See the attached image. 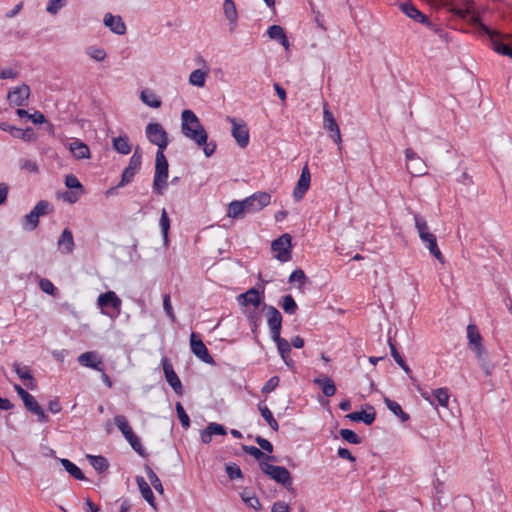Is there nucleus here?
<instances>
[{
    "label": "nucleus",
    "instance_id": "20",
    "mask_svg": "<svg viewBox=\"0 0 512 512\" xmlns=\"http://www.w3.org/2000/svg\"><path fill=\"white\" fill-rule=\"evenodd\" d=\"M400 10L403 14H405L410 19L414 20L417 23H421L424 25H430L429 18L423 14L415 5L410 2H405L400 4Z\"/></svg>",
    "mask_w": 512,
    "mask_h": 512
},
{
    "label": "nucleus",
    "instance_id": "46",
    "mask_svg": "<svg viewBox=\"0 0 512 512\" xmlns=\"http://www.w3.org/2000/svg\"><path fill=\"white\" fill-rule=\"evenodd\" d=\"M159 225L161 228V232H162L164 241L167 242L168 241V231L170 228V219H169L166 209H164V208L162 209V212H161Z\"/></svg>",
    "mask_w": 512,
    "mask_h": 512
},
{
    "label": "nucleus",
    "instance_id": "2",
    "mask_svg": "<svg viewBox=\"0 0 512 512\" xmlns=\"http://www.w3.org/2000/svg\"><path fill=\"white\" fill-rule=\"evenodd\" d=\"M465 8L459 9L457 14L462 18L471 17V20L475 24H479V27L482 31H484L490 38L492 42V47L495 52L498 54L506 56L509 54L510 47L509 45L503 43L498 39L497 34L492 31L489 27L480 22L479 16L474 13V2L473 0H464Z\"/></svg>",
    "mask_w": 512,
    "mask_h": 512
},
{
    "label": "nucleus",
    "instance_id": "33",
    "mask_svg": "<svg viewBox=\"0 0 512 512\" xmlns=\"http://www.w3.org/2000/svg\"><path fill=\"white\" fill-rule=\"evenodd\" d=\"M384 403L386 404V407L397 417L401 419L402 422H406L409 420L410 416L402 410L401 405L389 398L384 399Z\"/></svg>",
    "mask_w": 512,
    "mask_h": 512
},
{
    "label": "nucleus",
    "instance_id": "10",
    "mask_svg": "<svg viewBox=\"0 0 512 512\" xmlns=\"http://www.w3.org/2000/svg\"><path fill=\"white\" fill-rule=\"evenodd\" d=\"M244 212L254 213L261 211L264 207L268 206L271 202V195L266 192H256L249 197L241 200Z\"/></svg>",
    "mask_w": 512,
    "mask_h": 512
},
{
    "label": "nucleus",
    "instance_id": "62",
    "mask_svg": "<svg viewBox=\"0 0 512 512\" xmlns=\"http://www.w3.org/2000/svg\"><path fill=\"white\" fill-rule=\"evenodd\" d=\"M415 164L411 163L410 164V170H408L412 175H415V176H421L423 174H425V166L424 164L422 163V161L420 160V162L418 161H414Z\"/></svg>",
    "mask_w": 512,
    "mask_h": 512
},
{
    "label": "nucleus",
    "instance_id": "63",
    "mask_svg": "<svg viewBox=\"0 0 512 512\" xmlns=\"http://www.w3.org/2000/svg\"><path fill=\"white\" fill-rule=\"evenodd\" d=\"M163 308L165 310V313L166 315L174 320V312H173V308H172V305H171V299H170V295L169 294H165L164 297H163Z\"/></svg>",
    "mask_w": 512,
    "mask_h": 512
},
{
    "label": "nucleus",
    "instance_id": "3",
    "mask_svg": "<svg viewBox=\"0 0 512 512\" xmlns=\"http://www.w3.org/2000/svg\"><path fill=\"white\" fill-rule=\"evenodd\" d=\"M169 164L164 152L157 151L155 157V173L153 179V190L155 193L162 195L168 186Z\"/></svg>",
    "mask_w": 512,
    "mask_h": 512
},
{
    "label": "nucleus",
    "instance_id": "39",
    "mask_svg": "<svg viewBox=\"0 0 512 512\" xmlns=\"http://www.w3.org/2000/svg\"><path fill=\"white\" fill-rule=\"evenodd\" d=\"M476 358L479 362L481 369L484 371L486 376H490L494 366L489 362L488 356L485 350L475 353Z\"/></svg>",
    "mask_w": 512,
    "mask_h": 512
},
{
    "label": "nucleus",
    "instance_id": "5",
    "mask_svg": "<svg viewBox=\"0 0 512 512\" xmlns=\"http://www.w3.org/2000/svg\"><path fill=\"white\" fill-rule=\"evenodd\" d=\"M53 211V206L47 200H40L34 208L24 216L22 227L24 230L33 231L39 224V217L48 215Z\"/></svg>",
    "mask_w": 512,
    "mask_h": 512
},
{
    "label": "nucleus",
    "instance_id": "18",
    "mask_svg": "<svg viewBox=\"0 0 512 512\" xmlns=\"http://www.w3.org/2000/svg\"><path fill=\"white\" fill-rule=\"evenodd\" d=\"M266 309L267 323L271 331V336H277L281 333L282 315L271 305H264Z\"/></svg>",
    "mask_w": 512,
    "mask_h": 512
},
{
    "label": "nucleus",
    "instance_id": "53",
    "mask_svg": "<svg viewBox=\"0 0 512 512\" xmlns=\"http://www.w3.org/2000/svg\"><path fill=\"white\" fill-rule=\"evenodd\" d=\"M272 339L276 343L277 349H278L280 355L281 354H287V353L291 352V347H290L289 342L286 339L282 338L280 336V334H278V337L277 336H272Z\"/></svg>",
    "mask_w": 512,
    "mask_h": 512
},
{
    "label": "nucleus",
    "instance_id": "38",
    "mask_svg": "<svg viewBox=\"0 0 512 512\" xmlns=\"http://www.w3.org/2000/svg\"><path fill=\"white\" fill-rule=\"evenodd\" d=\"M228 217L234 218V219H240L244 218L245 212L241 201H232L228 205V211H227Z\"/></svg>",
    "mask_w": 512,
    "mask_h": 512
},
{
    "label": "nucleus",
    "instance_id": "48",
    "mask_svg": "<svg viewBox=\"0 0 512 512\" xmlns=\"http://www.w3.org/2000/svg\"><path fill=\"white\" fill-rule=\"evenodd\" d=\"M339 433L340 436L350 444L358 445L362 442L361 438L353 430L341 429Z\"/></svg>",
    "mask_w": 512,
    "mask_h": 512
},
{
    "label": "nucleus",
    "instance_id": "1",
    "mask_svg": "<svg viewBox=\"0 0 512 512\" xmlns=\"http://www.w3.org/2000/svg\"><path fill=\"white\" fill-rule=\"evenodd\" d=\"M181 132L186 138L194 141L197 145L205 144L208 139L207 132L199 118L189 109L184 110L181 114Z\"/></svg>",
    "mask_w": 512,
    "mask_h": 512
},
{
    "label": "nucleus",
    "instance_id": "9",
    "mask_svg": "<svg viewBox=\"0 0 512 512\" xmlns=\"http://www.w3.org/2000/svg\"><path fill=\"white\" fill-rule=\"evenodd\" d=\"M292 238L289 234H282L271 244V249L275 252V258L284 263L288 262L292 257Z\"/></svg>",
    "mask_w": 512,
    "mask_h": 512
},
{
    "label": "nucleus",
    "instance_id": "56",
    "mask_svg": "<svg viewBox=\"0 0 512 512\" xmlns=\"http://www.w3.org/2000/svg\"><path fill=\"white\" fill-rule=\"evenodd\" d=\"M19 167L21 170L28 171L31 173H37L39 171L37 163L30 159H20Z\"/></svg>",
    "mask_w": 512,
    "mask_h": 512
},
{
    "label": "nucleus",
    "instance_id": "13",
    "mask_svg": "<svg viewBox=\"0 0 512 512\" xmlns=\"http://www.w3.org/2000/svg\"><path fill=\"white\" fill-rule=\"evenodd\" d=\"M323 127L326 131L329 132L330 138L337 144H341V133L339 129V125L333 115V113L329 110L327 104L324 105L323 108Z\"/></svg>",
    "mask_w": 512,
    "mask_h": 512
},
{
    "label": "nucleus",
    "instance_id": "42",
    "mask_svg": "<svg viewBox=\"0 0 512 512\" xmlns=\"http://www.w3.org/2000/svg\"><path fill=\"white\" fill-rule=\"evenodd\" d=\"M114 422L125 438L133 433V430L125 416L116 415L114 417Z\"/></svg>",
    "mask_w": 512,
    "mask_h": 512
},
{
    "label": "nucleus",
    "instance_id": "17",
    "mask_svg": "<svg viewBox=\"0 0 512 512\" xmlns=\"http://www.w3.org/2000/svg\"><path fill=\"white\" fill-rule=\"evenodd\" d=\"M311 174L307 165L302 168L300 177L293 190V197L295 201H300L310 187Z\"/></svg>",
    "mask_w": 512,
    "mask_h": 512
},
{
    "label": "nucleus",
    "instance_id": "4",
    "mask_svg": "<svg viewBox=\"0 0 512 512\" xmlns=\"http://www.w3.org/2000/svg\"><path fill=\"white\" fill-rule=\"evenodd\" d=\"M97 306L103 315L115 319L121 313L122 300L114 291H107L98 296Z\"/></svg>",
    "mask_w": 512,
    "mask_h": 512
},
{
    "label": "nucleus",
    "instance_id": "41",
    "mask_svg": "<svg viewBox=\"0 0 512 512\" xmlns=\"http://www.w3.org/2000/svg\"><path fill=\"white\" fill-rule=\"evenodd\" d=\"M206 72L201 69H195L189 76V83L196 87H203L206 80Z\"/></svg>",
    "mask_w": 512,
    "mask_h": 512
},
{
    "label": "nucleus",
    "instance_id": "29",
    "mask_svg": "<svg viewBox=\"0 0 512 512\" xmlns=\"http://www.w3.org/2000/svg\"><path fill=\"white\" fill-rule=\"evenodd\" d=\"M226 429L218 423H210L206 429L201 432V441L205 444L210 443L213 435H226Z\"/></svg>",
    "mask_w": 512,
    "mask_h": 512
},
{
    "label": "nucleus",
    "instance_id": "44",
    "mask_svg": "<svg viewBox=\"0 0 512 512\" xmlns=\"http://www.w3.org/2000/svg\"><path fill=\"white\" fill-rule=\"evenodd\" d=\"M86 54L97 62H102L105 60L107 53L103 48L90 46L86 48Z\"/></svg>",
    "mask_w": 512,
    "mask_h": 512
},
{
    "label": "nucleus",
    "instance_id": "27",
    "mask_svg": "<svg viewBox=\"0 0 512 512\" xmlns=\"http://www.w3.org/2000/svg\"><path fill=\"white\" fill-rule=\"evenodd\" d=\"M238 302L241 305H252L255 308H258L261 303V297L255 288H250L246 292L240 294L238 296Z\"/></svg>",
    "mask_w": 512,
    "mask_h": 512
},
{
    "label": "nucleus",
    "instance_id": "25",
    "mask_svg": "<svg viewBox=\"0 0 512 512\" xmlns=\"http://www.w3.org/2000/svg\"><path fill=\"white\" fill-rule=\"evenodd\" d=\"M224 15L229 21L230 32H234L238 25V12L233 0H224L223 2Z\"/></svg>",
    "mask_w": 512,
    "mask_h": 512
},
{
    "label": "nucleus",
    "instance_id": "35",
    "mask_svg": "<svg viewBox=\"0 0 512 512\" xmlns=\"http://www.w3.org/2000/svg\"><path fill=\"white\" fill-rule=\"evenodd\" d=\"M140 98L144 104L151 108H159L162 104L159 97L150 90H143L140 94Z\"/></svg>",
    "mask_w": 512,
    "mask_h": 512
},
{
    "label": "nucleus",
    "instance_id": "12",
    "mask_svg": "<svg viewBox=\"0 0 512 512\" xmlns=\"http://www.w3.org/2000/svg\"><path fill=\"white\" fill-rule=\"evenodd\" d=\"M161 365L163 368L164 376L168 384L174 390L178 396H182L184 393L182 383L176 374L171 361L167 357H162Z\"/></svg>",
    "mask_w": 512,
    "mask_h": 512
},
{
    "label": "nucleus",
    "instance_id": "22",
    "mask_svg": "<svg viewBox=\"0 0 512 512\" xmlns=\"http://www.w3.org/2000/svg\"><path fill=\"white\" fill-rule=\"evenodd\" d=\"M22 401L28 411L37 415L39 422H48V416L45 414L44 410L41 408V406L37 403L35 398L30 393L26 394Z\"/></svg>",
    "mask_w": 512,
    "mask_h": 512
},
{
    "label": "nucleus",
    "instance_id": "49",
    "mask_svg": "<svg viewBox=\"0 0 512 512\" xmlns=\"http://www.w3.org/2000/svg\"><path fill=\"white\" fill-rule=\"evenodd\" d=\"M414 222H415V228H416L419 236H422L424 233L430 232L427 221L421 215H419L417 213L414 214Z\"/></svg>",
    "mask_w": 512,
    "mask_h": 512
},
{
    "label": "nucleus",
    "instance_id": "51",
    "mask_svg": "<svg viewBox=\"0 0 512 512\" xmlns=\"http://www.w3.org/2000/svg\"><path fill=\"white\" fill-rule=\"evenodd\" d=\"M282 308L287 314H294L298 308L294 298L291 295L283 297Z\"/></svg>",
    "mask_w": 512,
    "mask_h": 512
},
{
    "label": "nucleus",
    "instance_id": "40",
    "mask_svg": "<svg viewBox=\"0 0 512 512\" xmlns=\"http://www.w3.org/2000/svg\"><path fill=\"white\" fill-rule=\"evenodd\" d=\"M145 472H146L148 480L150 481V483L154 487V489L158 493L163 494L164 493L163 485H162L159 477L157 476V474L153 471V469L150 466L145 465Z\"/></svg>",
    "mask_w": 512,
    "mask_h": 512
},
{
    "label": "nucleus",
    "instance_id": "24",
    "mask_svg": "<svg viewBox=\"0 0 512 512\" xmlns=\"http://www.w3.org/2000/svg\"><path fill=\"white\" fill-rule=\"evenodd\" d=\"M467 338L469 340L470 348L474 353L485 350L481 343L482 337L476 325L469 324L467 326Z\"/></svg>",
    "mask_w": 512,
    "mask_h": 512
},
{
    "label": "nucleus",
    "instance_id": "50",
    "mask_svg": "<svg viewBox=\"0 0 512 512\" xmlns=\"http://www.w3.org/2000/svg\"><path fill=\"white\" fill-rule=\"evenodd\" d=\"M242 448H243L244 452H246L247 454L253 456L257 460H261V459H264V458L266 460L273 459V457H271V456H266L261 449L255 447V446L244 445Z\"/></svg>",
    "mask_w": 512,
    "mask_h": 512
},
{
    "label": "nucleus",
    "instance_id": "11",
    "mask_svg": "<svg viewBox=\"0 0 512 512\" xmlns=\"http://www.w3.org/2000/svg\"><path fill=\"white\" fill-rule=\"evenodd\" d=\"M227 121L231 123V134L240 148H246L249 144L250 135L247 124L242 120L234 117H227Z\"/></svg>",
    "mask_w": 512,
    "mask_h": 512
},
{
    "label": "nucleus",
    "instance_id": "26",
    "mask_svg": "<svg viewBox=\"0 0 512 512\" xmlns=\"http://www.w3.org/2000/svg\"><path fill=\"white\" fill-rule=\"evenodd\" d=\"M313 383L321 388L326 397L334 396L337 391L334 381L328 376L316 377L313 379Z\"/></svg>",
    "mask_w": 512,
    "mask_h": 512
},
{
    "label": "nucleus",
    "instance_id": "8",
    "mask_svg": "<svg viewBox=\"0 0 512 512\" xmlns=\"http://www.w3.org/2000/svg\"><path fill=\"white\" fill-rule=\"evenodd\" d=\"M142 166V151L139 147H136L132 156L129 159L128 166L123 170L121 180L117 187H123L132 182L135 175L141 169Z\"/></svg>",
    "mask_w": 512,
    "mask_h": 512
},
{
    "label": "nucleus",
    "instance_id": "21",
    "mask_svg": "<svg viewBox=\"0 0 512 512\" xmlns=\"http://www.w3.org/2000/svg\"><path fill=\"white\" fill-rule=\"evenodd\" d=\"M78 362L80 365L92 368L96 371L103 372L104 370L102 359L94 351H88L79 355Z\"/></svg>",
    "mask_w": 512,
    "mask_h": 512
},
{
    "label": "nucleus",
    "instance_id": "6",
    "mask_svg": "<svg viewBox=\"0 0 512 512\" xmlns=\"http://www.w3.org/2000/svg\"><path fill=\"white\" fill-rule=\"evenodd\" d=\"M259 466L264 474L268 475L277 483L287 488L292 485V477L287 468L269 464L267 461H260Z\"/></svg>",
    "mask_w": 512,
    "mask_h": 512
},
{
    "label": "nucleus",
    "instance_id": "15",
    "mask_svg": "<svg viewBox=\"0 0 512 512\" xmlns=\"http://www.w3.org/2000/svg\"><path fill=\"white\" fill-rule=\"evenodd\" d=\"M30 96V88L26 84L12 88L7 95L11 105L22 107L27 105Z\"/></svg>",
    "mask_w": 512,
    "mask_h": 512
},
{
    "label": "nucleus",
    "instance_id": "19",
    "mask_svg": "<svg viewBox=\"0 0 512 512\" xmlns=\"http://www.w3.org/2000/svg\"><path fill=\"white\" fill-rule=\"evenodd\" d=\"M103 23L114 34L124 35L126 33L127 27L120 15L106 13L103 18Z\"/></svg>",
    "mask_w": 512,
    "mask_h": 512
},
{
    "label": "nucleus",
    "instance_id": "37",
    "mask_svg": "<svg viewBox=\"0 0 512 512\" xmlns=\"http://www.w3.org/2000/svg\"><path fill=\"white\" fill-rule=\"evenodd\" d=\"M87 459L89 460L90 465L98 472L103 473L109 467L108 461L104 456L98 455H88Z\"/></svg>",
    "mask_w": 512,
    "mask_h": 512
},
{
    "label": "nucleus",
    "instance_id": "45",
    "mask_svg": "<svg viewBox=\"0 0 512 512\" xmlns=\"http://www.w3.org/2000/svg\"><path fill=\"white\" fill-rule=\"evenodd\" d=\"M424 245L431 255H433L440 263H444V257L438 247L436 237L432 238L429 242L424 243Z\"/></svg>",
    "mask_w": 512,
    "mask_h": 512
},
{
    "label": "nucleus",
    "instance_id": "30",
    "mask_svg": "<svg viewBox=\"0 0 512 512\" xmlns=\"http://www.w3.org/2000/svg\"><path fill=\"white\" fill-rule=\"evenodd\" d=\"M69 149H70L71 153L73 154V156L78 160L90 158L89 147L84 142H82L78 139L72 141L69 144Z\"/></svg>",
    "mask_w": 512,
    "mask_h": 512
},
{
    "label": "nucleus",
    "instance_id": "64",
    "mask_svg": "<svg viewBox=\"0 0 512 512\" xmlns=\"http://www.w3.org/2000/svg\"><path fill=\"white\" fill-rule=\"evenodd\" d=\"M255 441L260 446L261 450H264V451H266L268 453H272L273 452V445L267 439H265V438H263L261 436H257Z\"/></svg>",
    "mask_w": 512,
    "mask_h": 512
},
{
    "label": "nucleus",
    "instance_id": "55",
    "mask_svg": "<svg viewBox=\"0 0 512 512\" xmlns=\"http://www.w3.org/2000/svg\"><path fill=\"white\" fill-rule=\"evenodd\" d=\"M65 5L66 0H49L46 6V11L51 15H56Z\"/></svg>",
    "mask_w": 512,
    "mask_h": 512
},
{
    "label": "nucleus",
    "instance_id": "23",
    "mask_svg": "<svg viewBox=\"0 0 512 512\" xmlns=\"http://www.w3.org/2000/svg\"><path fill=\"white\" fill-rule=\"evenodd\" d=\"M59 250L63 254H71L75 248L74 238L72 232L65 228L57 242Z\"/></svg>",
    "mask_w": 512,
    "mask_h": 512
},
{
    "label": "nucleus",
    "instance_id": "7",
    "mask_svg": "<svg viewBox=\"0 0 512 512\" xmlns=\"http://www.w3.org/2000/svg\"><path fill=\"white\" fill-rule=\"evenodd\" d=\"M145 134L148 141L158 147L157 151H162L169 144L168 134L160 123H149L145 128Z\"/></svg>",
    "mask_w": 512,
    "mask_h": 512
},
{
    "label": "nucleus",
    "instance_id": "34",
    "mask_svg": "<svg viewBox=\"0 0 512 512\" xmlns=\"http://www.w3.org/2000/svg\"><path fill=\"white\" fill-rule=\"evenodd\" d=\"M113 148L122 155H127L131 152L129 139L126 135L118 136L113 139Z\"/></svg>",
    "mask_w": 512,
    "mask_h": 512
},
{
    "label": "nucleus",
    "instance_id": "32",
    "mask_svg": "<svg viewBox=\"0 0 512 512\" xmlns=\"http://www.w3.org/2000/svg\"><path fill=\"white\" fill-rule=\"evenodd\" d=\"M60 463L63 466V468L65 469V471L68 472L73 478H75L77 480H85V476H84L82 470L76 464H74L72 461H70L69 459L63 458V459H60Z\"/></svg>",
    "mask_w": 512,
    "mask_h": 512
},
{
    "label": "nucleus",
    "instance_id": "54",
    "mask_svg": "<svg viewBox=\"0 0 512 512\" xmlns=\"http://www.w3.org/2000/svg\"><path fill=\"white\" fill-rule=\"evenodd\" d=\"M175 408H176V412H177L178 418H179V420L181 422V425L184 428H188L190 426V418L187 415V413L185 412L182 404L180 402H176Z\"/></svg>",
    "mask_w": 512,
    "mask_h": 512
},
{
    "label": "nucleus",
    "instance_id": "43",
    "mask_svg": "<svg viewBox=\"0 0 512 512\" xmlns=\"http://www.w3.org/2000/svg\"><path fill=\"white\" fill-rule=\"evenodd\" d=\"M433 398L438 405L446 407L449 402V393L447 388H437L433 391Z\"/></svg>",
    "mask_w": 512,
    "mask_h": 512
},
{
    "label": "nucleus",
    "instance_id": "60",
    "mask_svg": "<svg viewBox=\"0 0 512 512\" xmlns=\"http://www.w3.org/2000/svg\"><path fill=\"white\" fill-rule=\"evenodd\" d=\"M279 377L273 376L271 377L262 387L261 392L262 393H270L276 389V387L279 385Z\"/></svg>",
    "mask_w": 512,
    "mask_h": 512
},
{
    "label": "nucleus",
    "instance_id": "36",
    "mask_svg": "<svg viewBox=\"0 0 512 512\" xmlns=\"http://www.w3.org/2000/svg\"><path fill=\"white\" fill-rule=\"evenodd\" d=\"M242 501L256 511L261 510V504L256 495L250 490H243L240 494Z\"/></svg>",
    "mask_w": 512,
    "mask_h": 512
},
{
    "label": "nucleus",
    "instance_id": "59",
    "mask_svg": "<svg viewBox=\"0 0 512 512\" xmlns=\"http://www.w3.org/2000/svg\"><path fill=\"white\" fill-rule=\"evenodd\" d=\"M39 287L44 293L52 295V296L55 295L56 287L49 279H47V278L40 279Z\"/></svg>",
    "mask_w": 512,
    "mask_h": 512
},
{
    "label": "nucleus",
    "instance_id": "47",
    "mask_svg": "<svg viewBox=\"0 0 512 512\" xmlns=\"http://www.w3.org/2000/svg\"><path fill=\"white\" fill-rule=\"evenodd\" d=\"M13 371L18 375V377L24 381L33 380V376L31 374L30 369L27 366H21V364L15 362L12 365Z\"/></svg>",
    "mask_w": 512,
    "mask_h": 512
},
{
    "label": "nucleus",
    "instance_id": "16",
    "mask_svg": "<svg viewBox=\"0 0 512 512\" xmlns=\"http://www.w3.org/2000/svg\"><path fill=\"white\" fill-rule=\"evenodd\" d=\"M190 346L193 354L197 356L201 361H203L206 364L215 363L213 357L210 355L204 342L201 339H197L195 333L191 334Z\"/></svg>",
    "mask_w": 512,
    "mask_h": 512
},
{
    "label": "nucleus",
    "instance_id": "52",
    "mask_svg": "<svg viewBox=\"0 0 512 512\" xmlns=\"http://www.w3.org/2000/svg\"><path fill=\"white\" fill-rule=\"evenodd\" d=\"M125 439L129 442V444L131 445L135 452H137L141 456L144 455L145 450L143 448V445L141 444L140 439L138 438V436L135 435L134 432Z\"/></svg>",
    "mask_w": 512,
    "mask_h": 512
},
{
    "label": "nucleus",
    "instance_id": "57",
    "mask_svg": "<svg viewBox=\"0 0 512 512\" xmlns=\"http://www.w3.org/2000/svg\"><path fill=\"white\" fill-rule=\"evenodd\" d=\"M307 277L304 271L300 268L295 269L289 276V282H298L300 286L306 283Z\"/></svg>",
    "mask_w": 512,
    "mask_h": 512
},
{
    "label": "nucleus",
    "instance_id": "58",
    "mask_svg": "<svg viewBox=\"0 0 512 512\" xmlns=\"http://www.w3.org/2000/svg\"><path fill=\"white\" fill-rule=\"evenodd\" d=\"M226 473L231 480L242 478V471L240 467L235 463H228L226 465Z\"/></svg>",
    "mask_w": 512,
    "mask_h": 512
},
{
    "label": "nucleus",
    "instance_id": "31",
    "mask_svg": "<svg viewBox=\"0 0 512 512\" xmlns=\"http://www.w3.org/2000/svg\"><path fill=\"white\" fill-rule=\"evenodd\" d=\"M136 483L138 485V488L141 492L142 497L149 503L150 506L155 508L156 507L155 497H154V494H153L149 484L146 482V480L142 476H137Z\"/></svg>",
    "mask_w": 512,
    "mask_h": 512
},
{
    "label": "nucleus",
    "instance_id": "28",
    "mask_svg": "<svg viewBox=\"0 0 512 512\" xmlns=\"http://www.w3.org/2000/svg\"><path fill=\"white\" fill-rule=\"evenodd\" d=\"M267 34L269 38L276 40L279 44H281L286 50L289 49V40L286 36V33L282 26L280 25H272L268 28Z\"/></svg>",
    "mask_w": 512,
    "mask_h": 512
},
{
    "label": "nucleus",
    "instance_id": "14",
    "mask_svg": "<svg viewBox=\"0 0 512 512\" xmlns=\"http://www.w3.org/2000/svg\"><path fill=\"white\" fill-rule=\"evenodd\" d=\"M0 129L5 132H9L14 138L21 139L24 142H34L37 139V135L34 130L30 127L26 129L17 128L10 125L7 122L0 123Z\"/></svg>",
    "mask_w": 512,
    "mask_h": 512
},
{
    "label": "nucleus",
    "instance_id": "61",
    "mask_svg": "<svg viewBox=\"0 0 512 512\" xmlns=\"http://www.w3.org/2000/svg\"><path fill=\"white\" fill-rule=\"evenodd\" d=\"M65 185L70 189H80L82 190L83 186L78 178L74 174H68L65 177Z\"/></svg>",
    "mask_w": 512,
    "mask_h": 512
}]
</instances>
